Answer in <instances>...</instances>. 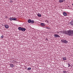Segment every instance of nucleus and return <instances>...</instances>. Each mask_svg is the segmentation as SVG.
<instances>
[{"label": "nucleus", "instance_id": "nucleus-5", "mask_svg": "<svg viewBox=\"0 0 73 73\" xmlns=\"http://www.w3.org/2000/svg\"><path fill=\"white\" fill-rule=\"evenodd\" d=\"M9 65H10V67L11 68H13V67H14L15 66L13 64H9Z\"/></svg>", "mask_w": 73, "mask_h": 73}, {"label": "nucleus", "instance_id": "nucleus-9", "mask_svg": "<svg viewBox=\"0 0 73 73\" xmlns=\"http://www.w3.org/2000/svg\"><path fill=\"white\" fill-rule=\"evenodd\" d=\"M62 59L64 61H65L66 60V58L65 57H64L62 58Z\"/></svg>", "mask_w": 73, "mask_h": 73}, {"label": "nucleus", "instance_id": "nucleus-18", "mask_svg": "<svg viewBox=\"0 0 73 73\" xmlns=\"http://www.w3.org/2000/svg\"><path fill=\"white\" fill-rule=\"evenodd\" d=\"M46 29H50V28L48 27H46L45 28Z\"/></svg>", "mask_w": 73, "mask_h": 73}, {"label": "nucleus", "instance_id": "nucleus-17", "mask_svg": "<svg viewBox=\"0 0 73 73\" xmlns=\"http://www.w3.org/2000/svg\"><path fill=\"white\" fill-rule=\"evenodd\" d=\"M31 69V68H27V70H30Z\"/></svg>", "mask_w": 73, "mask_h": 73}, {"label": "nucleus", "instance_id": "nucleus-20", "mask_svg": "<svg viewBox=\"0 0 73 73\" xmlns=\"http://www.w3.org/2000/svg\"><path fill=\"white\" fill-rule=\"evenodd\" d=\"M68 67H70V66H71V65H70V64H68Z\"/></svg>", "mask_w": 73, "mask_h": 73}, {"label": "nucleus", "instance_id": "nucleus-7", "mask_svg": "<svg viewBox=\"0 0 73 73\" xmlns=\"http://www.w3.org/2000/svg\"><path fill=\"white\" fill-rule=\"evenodd\" d=\"M25 30H26V29H25V28H22V29L21 31H22V32H24L25 31Z\"/></svg>", "mask_w": 73, "mask_h": 73}, {"label": "nucleus", "instance_id": "nucleus-21", "mask_svg": "<svg viewBox=\"0 0 73 73\" xmlns=\"http://www.w3.org/2000/svg\"><path fill=\"white\" fill-rule=\"evenodd\" d=\"M45 22L46 23H48V21H45Z\"/></svg>", "mask_w": 73, "mask_h": 73}, {"label": "nucleus", "instance_id": "nucleus-22", "mask_svg": "<svg viewBox=\"0 0 73 73\" xmlns=\"http://www.w3.org/2000/svg\"><path fill=\"white\" fill-rule=\"evenodd\" d=\"M1 38H3V35H2V36H1Z\"/></svg>", "mask_w": 73, "mask_h": 73}, {"label": "nucleus", "instance_id": "nucleus-13", "mask_svg": "<svg viewBox=\"0 0 73 73\" xmlns=\"http://www.w3.org/2000/svg\"><path fill=\"white\" fill-rule=\"evenodd\" d=\"M31 19L29 20L28 21V22L29 23H31Z\"/></svg>", "mask_w": 73, "mask_h": 73}, {"label": "nucleus", "instance_id": "nucleus-16", "mask_svg": "<svg viewBox=\"0 0 73 73\" xmlns=\"http://www.w3.org/2000/svg\"><path fill=\"white\" fill-rule=\"evenodd\" d=\"M9 20H10V21H12V20H13V18H11V17H10V18Z\"/></svg>", "mask_w": 73, "mask_h": 73}, {"label": "nucleus", "instance_id": "nucleus-2", "mask_svg": "<svg viewBox=\"0 0 73 73\" xmlns=\"http://www.w3.org/2000/svg\"><path fill=\"white\" fill-rule=\"evenodd\" d=\"M61 42L63 43H65V44H67V43H68V41L64 39L61 40Z\"/></svg>", "mask_w": 73, "mask_h": 73}, {"label": "nucleus", "instance_id": "nucleus-10", "mask_svg": "<svg viewBox=\"0 0 73 73\" xmlns=\"http://www.w3.org/2000/svg\"><path fill=\"white\" fill-rule=\"evenodd\" d=\"M22 28L21 27H19L18 28V29L20 31H22Z\"/></svg>", "mask_w": 73, "mask_h": 73}, {"label": "nucleus", "instance_id": "nucleus-14", "mask_svg": "<svg viewBox=\"0 0 73 73\" xmlns=\"http://www.w3.org/2000/svg\"><path fill=\"white\" fill-rule=\"evenodd\" d=\"M60 3H63L64 1L63 0H59Z\"/></svg>", "mask_w": 73, "mask_h": 73}, {"label": "nucleus", "instance_id": "nucleus-23", "mask_svg": "<svg viewBox=\"0 0 73 73\" xmlns=\"http://www.w3.org/2000/svg\"><path fill=\"white\" fill-rule=\"evenodd\" d=\"M46 40H48V38H46Z\"/></svg>", "mask_w": 73, "mask_h": 73}, {"label": "nucleus", "instance_id": "nucleus-3", "mask_svg": "<svg viewBox=\"0 0 73 73\" xmlns=\"http://www.w3.org/2000/svg\"><path fill=\"white\" fill-rule=\"evenodd\" d=\"M54 37H60V36L57 34H55L54 35Z\"/></svg>", "mask_w": 73, "mask_h": 73}, {"label": "nucleus", "instance_id": "nucleus-8", "mask_svg": "<svg viewBox=\"0 0 73 73\" xmlns=\"http://www.w3.org/2000/svg\"><path fill=\"white\" fill-rule=\"evenodd\" d=\"M40 25L42 26H45V24L44 23H41Z\"/></svg>", "mask_w": 73, "mask_h": 73}, {"label": "nucleus", "instance_id": "nucleus-15", "mask_svg": "<svg viewBox=\"0 0 73 73\" xmlns=\"http://www.w3.org/2000/svg\"><path fill=\"white\" fill-rule=\"evenodd\" d=\"M63 72L64 73H67V71H65V70H64L63 71Z\"/></svg>", "mask_w": 73, "mask_h": 73}, {"label": "nucleus", "instance_id": "nucleus-24", "mask_svg": "<svg viewBox=\"0 0 73 73\" xmlns=\"http://www.w3.org/2000/svg\"><path fill=\"white\" fill-rule=\"evenodd\" d=\"M10 3H11V2H12L11 1H10Z\"/></svg>", "mask_w": 73, "mask_h": 73}, {"label": "nucleus", "instance_id": "nucleus-6", "mask_svg": "<svg viewBox=\"0 0 73 73\" xmlns=\"http://www.w3.org/2000/svg\"><path fill=\"white\" fill-rule=\"evenodd\" d=\"M5 27L6 29H8V28H9V26L7 25H5Z\"/></svg>", "mask_w": 73, "mask_h": 73}, {"label": "nucleus", "instance_id": "nucleus-4", "mask_svg": "<svg viewBox=\"0 0 73 73\" xmlns=\"http://www.w3.org/2000/svg\"><path fill=\"white\" fill-rule=\"evenodd\" d=\"M63 15L65 16H67V13H66L65 12H63Z\"/></svg>", "mask_w": 73, "mask_h": 73}, {"label": "nucleus", "instance_id": "nucleus-19", "mask_svg": "<svg viewBox=\"0 0 73 73\" xmlns=\"http://www.w3.org/2000/svg\"><path fill=\"white\" fill-rule=\"evenodd\" d=\"M31 22L32 23H35V21H31Z\"/></svg>", "mask_w": 73, "mask_h": 73}, {"label": "nucleus", "instance_id": "nucleus-1", "mask_svg": "<svg viewBox=\"0 0 73 73\" xmlns=\"http://www.w3.org/2000/svg\"><path fill=\"white\" fill-rule=\"evenodd\" d=\"M59 33L60 34H61V33L62 34H64L65 33V35H67L70 36H73V30H69L67 31H60L58 32V33Z\"/></svg>", "mask_w": 73, "mask_h": 73}, {"label": "nucleus", "instance_id": "nucleus-11", "mask_svg": "<svg viewBox=\"0 0 73 73\" xmlns=\"http://www.w3.org/2000/svg\"><path fill=\"white\" fill-rule=\"evenodd\" d=\"M38 17H41V15L40 13H38Z\"/></svg>", "mask_w": 73, "mask_h": 73}, {"label": "nucleus", "instance_id": "nucleus-12", "mask_svg": "<svg viewBox=\"0 0 73 73\" xmlns=\"http://www.w3.org/2000/svg\"><path fill=\"white\" fill-rule=\"evenodd\" d=\"M13 20H17V18H13Z\"/></svg>", "mask_w": 73, "mask_h": 73}]
</instances>
